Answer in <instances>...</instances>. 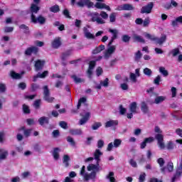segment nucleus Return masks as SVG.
Returning a JSON list of instances; mask_svg holds the SVG:
<instances>
[{
	"label": "nucleus",
	"instance_id": "f257e3e1",
	"mask_svg": "<svg viewBox=\"0 0 182 182\" xmlns=\"http://www.w3.org/2000/svg\"><path fill=\"white\" fill-rule=\"evenodd\" d=\"M87 171H92L90 173H85L84 175V180L85 181H89V180H92V181H96V176L97 175V173L100 171V166H97L96 164H89V166L87 167Z\"/></svg>",
	"mask_w": 182,
	"mask_h": 182
},
{
	"label": "nucleus",
	"instance_id": "f03ea898",
	"mask_svg": "<svg viewBox=\"0 0 182 182\" xmlns=\"http://www.w3.org/2000/svg\"><path fill=\"white\" fill-rule=\"evenodd\" d=\"M43 99L46 100V102H48V103H52L53 100H55V97H50V91L49 90V87L48 85H46L43 87Z\"/></svg>",
	"mask_w": 182,
	"mask_h": 182
},
{
	"label": "nucleus",
	"instance_id": "7ed1b4c3",
	"mask_svg": "<svg viewBox=\"0 0 182 182\" xmlns=\"http://www.w3.org/2000/svg\"><path fill=\"white\" fill-rule=\"evenodd\" d=\"M31 19L33 23H40V25H45V23H46V18L43 17L42 15L36 18L35 14H31Z\"/></svg>",
	"mask_w": 182,
	"mask_h": 182
},
{
	"label": "nucleus",
	"instance_id": "20e7f679",
	"mask_svg": "<svg viewBox=\"0 0 182 182\" xmlns=\"http://www.w3.org/2000/svg\"><path fill=\"white\" fill-rule=\"evenodd\" d=\"M108 32L112 34V36L111 37V40L108 43V46H111V45H113V42H114V41H116V39H117L118 38L119 30L109 28Z\"/></svg>",
	"mask_w": 182,
	"mask_h": 182
},
{
	"label": "nucleus",
	"instance_id": "39448f33",
	"mask_svg": "<svg viewBox=\"0 0 182 182\" xmlns=\"http://www.w3.org/2000/svg\"><path fill=\"white\" fill-rule=\"evenodd\" d=\"M77 6L80 8H83V6H87V8H93V5L95 4L90 0H80L78 2H77Z\"/></svg>",
	"mask_w": 182,
	"mask_h": 182
},
{
	"label": "nucleus",
	"instance_id": "423d86ee",
	"mask_svg": "<svg viewBox=\"0 0 182 182\" xmlns=\"http://www.w3.org/2000/svg\"><path fill=\"white\" fill-rule=\"evenodd\" d=\"M154 4L153 2L149 3L147 5L144 6L141 9V14H151Z\"/></svg>",
	"mask_w": 182,
	"mask_h": 182
},
{
	"label": "nucleus",
	"instance_id": "0eeeda50",
	"mask_svg": "<svg viewBox=\"0 0 182 182\" xmlns=\"http://www.w3.org/2000/svg\"><path fill=\"white\" fill-rule=\"evenodd\" d=\"M116 11H134V6L130 4H124L118 6L116 9Z\"/></svg>",
	"mask_w": 182,
	"mask_h": 182
},
{
	"label": "nucleus",
	"instance_id": "6e6552de",
	"mask_svg": "<svg viewBox=\"0 0 182 182\" xmlns=\"http://www.w3.org/2000/svg\"><path fill=\"white\" fill-rule=\"evenodd\" d=\"M109 48L107 49V50L105 51L104 58L105 59H106L107 60V59H109V58H110V56H112V55H113V53H114V51L116 50V46H108Z\"/></svg>",
	"mask_w": 182,
	"mask_h": 182
},
{
	"label": "nucleus",
	"instance_id": "1a4fd4ad",
	"mask_svg": "<svg viewBox=\"0 0 182 182\" xmlns=\"http://www.w3.org/2000/svg\"><path fill=\"white\" fill-rule=\"evenodd\" d=\"M45 63H46V61L44 60H37L35 62L34 68L36 72H39V70H42L43 69V67L45 66Z\"/></svg>",
	"mask_w": 182,
	"mask_h": 182
},
{
	"label": "nucleus",
	"instance_id": "9d476101",
	"mask_svg": "<svg viewBox=\"0 0 182 182\" xmlns=\"http://www.w3.org/2000/svg\"><path fill=\"white\" fill-rule=\"evenodd\" d=\"M49 75V72L48 70L44 71L43 73H38L36 75H34L33 77V82H36L38 80V78L39 77L40 79H45L46 76Z\"/></svg>",
	"mask_w": 182,
	"mask_h": 182
},
{
	"label": "nucleus",
	"instance_id": "9b49d317",
	"mask_svg": "<svg viewBox=\"0 0 182 182\" xmlns=\"http://www.w3.org/2000/svg\"><path fill=\"white\" fill-rule=\"evenodd\" d=\"M38 48L35 46L29 47L25 50V55L26 56H31L32 53H35L36 55L38 53Z\"/></svg>",
	"mask_w": 182,
	"mask_h": 182
},
{
	"label": "nucleus",
	"instance_id": "f8f14e48",
	"mask_svg": "<svg viewBox=\"0 0 182 182\" xmlns=\"http://www.w3.org/2000/svg\"><path fill=\"white\" fill-rule=\"evenodd\" d=\"M60 37H57L53 41L51 45L53 49H58V48H60V46H62V41H60Z\"/></svg>",
	"mask_w": 182,
	"mask_h": 182
},
{
	"label": "nucleus",
	"instance_id": "ddd939ff",
	"mask_svg": "<svg viewBox=\"0 0 182 182\" xmlns=\"http://www.w3.org/2000/svg\"><path fill=\"white\" fill-rule=\"evenodd\" d=\"M95 7L97 8V9H107V11H112V9H110V6L106 5V4L97 2L95 5Z\"/></svg>",
	"mask_w": 182,
	"mask_h": 182
},
{
	"label": "nucleus",
	"instance_id": "4468645a",
	"mask_svg": "<svg viewBox=\"0 0 182 182\" xmlns=\"http://www.w3.org/2000/svg\"><path fill=\"white\" fill-rule=\"evenodd\" d=\"M132 39L134 42H138L139 43H146V40L143 38L141 36H139L136 33L132 35Z\"/></svg>",
	"mask_w": 182,
	"mask_h": 182
},
{
	"label": "nucleus",
	"instance_id": "2eb2a0df",
	"mask_svg": "<svg viewBox=\"0 0 182 182\" xmlns=\"http://www.w3.org/2000/svg\"><path fill=\"white\" fill-rule=\"evenodd\" d=\"M103 153L100 151V149H96L94 153V159L97 161V164L95 166H99V162L100 161V156H102Z\"/></svg>",
	"mask_w": 182,
	"mask_h": 182
},
{
	"label": "nucleus",
	"instance_id": "dca6fc26",
	"mask_svg": "<svg viewBox=\"0 0 182 182\" xmlns=\"http://www.w3.org/2000/svg\"><path fill=\"white\" fill-rule=\"evenodd\" d=\"M182 174V169L180 168H177L176 173H174L173 176L171 178V182H176L177 178L181 177Z\"/></svg>",
	"mask_w": 182,
	"mask_h": 182
},
{
	"label": "nucleus",
	"instance_id": "f3484780",
	"mask_svg": "<svg viewBox=\"0 0 182 182\" xmlns=\"http://www.w3.org/2000/svg\"><path fill=\"white\" fill-rule=\"evenodd\" d=\"M83 32H84V36L87 38V39H95V35H93L92 33L89 32V29L87 28L84 27L83 28Z\"/></svg>",
	"mask_w": 182,
	"mask_h": 182
},
{
	"label": "nucleus",
	"instance_id": "a211bd4d",
	"mask_svg": "<svg viewBox=\"0 0 182 182\" xmlns=\"http://www.w3.org/2000/svg\"><path fill=\"white\" fill-rule=\"evenodd\" d=\"M154 139L151 137L146 138L143 142L141 143L140 149H146V146L149 144V143H152Z\"/></svg>",
	"mask_w": 182,
	"mask_h": 182
},
{
	"label": "nucleus",
	"instance_id": "6ab92c4d",
	"mask_svg": "<svg viewBox=\"0 0 182 182\" xmlns=\"http://www.w3.org/2000/svg\"><path fill=\"white\" fill-rule=\"evenodd\" d=\"M89 119H90V112H86L85 116L80 120V124L83 125L86 124Z\"/></svg>",
	"mask_w": 182,
	"mask_h": 182
},
{
	"label": "nucleus",
	"instance_id": "aec40b11",
	"mask_svg": "<svg viewBox=\"0 0 182 182\" xmlns=\"http://www.w3.org/2000/svg\"><path fill=\"white\" fill-rule=\"evenodd\" d=\"M158 140V146L161 150L166 149V144H164V139L163 137H156Z\"/></svg>",
	"mask_w": 182,
	"mask_h": 182
},
{
	"label": "nucleus",
	"instance_id": "412c9836",
	"mask_svg": "<svg viewBox=\"0 0 182 182\" xmlns=\"http://www.w3.org/2000/svg\"><path fill=\"white\" fill-rule=\"evenodd\" d=\"M117 124H119V121L117 120H109L107 121L105 123V127H115V126H117Z\"/></svg>",
	"mask_w": 182,
	"mask_h": 182
},
{
	"label": "nucleus",
	"instance_id": "4be33fe9",
	"mask_svg": "<svg viewBox=\"0 0 182 182\" xmlns=\"http://www.w3.org/2000/svg\"><path fill=\"white\" fill-rule=\"evenodd\" d=\"M141 110L142 113L144 114H146V113H149V105L146 103V102H142L141 103Z\"/></svg>",
	"mask_w": 182,
	"mask_h": 182
},
{
	"label": "nucleus",
	"instance_id": "5701e85b",
	"mask_svg": "<svg viewBox=\"0 0 182 182\" xmlns=\"http://www.w3.org/2000/svg\"><path fill=\"white\" fill-rule=\"evenodd\" d=\"M40 9H41V7L38 6V5L35 4H32L30 7L31 15H33V14H37L38 12H39Z\"/></svg>",
	"mask_w": 182,
	"mask_h": 182
},
{
	"label": "nucleus",
	"instance_id": "b1692460",
	"mask_svg": "<svg viewBox=\"0 0 182 182\" xmlns=\"http://www.w3.org/2000/svg\"><path fill=\"white\" fill-rule=\"evenodd\" d=\"M166 99V97L164 96H157L152 103H154L155 105H160V103H163Z\"/></svg>",
	"mask_w": 182,
	"mask_h": 182
},
{
	"label": "nucleus",
	"instance_id": "393cba45",
	"mask_svg": "<svg viewBox=\"0 0 182 182\" xmlns=\"http://www.w3.org/2000/svg\"><path fill=\"white\" fill-rule=\"evenodd\" d=\"M69 161H70V156H69V155H64L63 158V164L65 168H68L69 166H70Z\"/></svg>",
	"mask_w": 182,
	"mask_h": 182
},
{
	"label": "nucleus",
	"instance_id": "a878e982",
	"mask_svg": "<svg viewBox=\"0 0 182 182\" xmlns=\"http://www.w3.org/2000/svg\"><path fill=\"white\" fill-rule=\"evenodd\" d=\"M25 72H21V74L19 73H16L15 71H11V76L13 79H16V80H19V79H22V75H24Z\"/></svg>",
	"mask_w": 182,
	"mask_h": 182
},
{
	"label": "nucleus",
	"instance_id": "bb28decb",
	"mask_svg": "<svg viewBox=\"0 0 182 182\" xmlns=\"http://www.w3.org/2000/svg\"><path fill=\"white\" fill-rule=\"evenodd\" d=\"M38 123L41 124V126L49 124V118L46 117H41L40 119H38Z\"/></svg>",
	"mask_w": 182,
	"mask_h": 182
},
{
	"label": "nucleus",
	"instance_id": "cd10ccee",
	"mask_svg": "<svg viewBox=\"0 0 182 182\" xmlns=\"http://www.w3.org/2000/svg\"><path fill=\"white\" fill-rule=\"evenodd\" d=\"M129 110L132 113H137V102H133L129 105Z\"/></svg>",
	"mask_w": 182,
	"mask_h": 182
},
{
	"label": "nucleus",
	"instance_id": "c85d7f7f",
	"mask_svg": "<svg viewBox=\"0 0 182 182\" xmlns=\"http://www.w3.org/2000/svg\"><path fill=\"white\" fill-rule=\"evenodd\" d=\"M70 55H72V50H68L67 51L62 53L61 60L64 61L66 60V59H68Z\"/></svg>",
	"mask_w": 182,
	"mask_h": 182
},
{
	"label": "nucleus",
	"instance_id": "c756f323",
	"mask_svg": "<svg viewBox=\"0 0 182 182\" xmlns=\"http://www.w3.org/2000/svg\"><path fill=\"white\" fill-rule=\"evenodd\" d=\"M60 151V149L58 147H55L53 149V156L54 160H59V152Z\"/></svg>",
	"mask_w": 182,
	"mask_h": 182
},
{
	"label": "nucleus",
	"instance_id": "7c9ffc66",
	"mask_svg": "<svg viewBox=\"0 0 182 182\" xmlns=\"http://www.w3.org/2000/svg\"><path fill=\"white\" fill-rule=\"evenodd\" d=\"M102 50H105V45H100V46L95 48V49L92 50V54L97 55V53H100Z\"/></svg>",
	"mask_w": 182,
	"mask_h": 182
},
{
	"label": "nucleus",
	"instance_id": "2f4dec72",
	"mask_svg": "<svg viewBox=\"0 0 182 182\" xmlns=\"http://www.w3.org/2000/svg\"><path fill=\"white\" fill-rule=\"evenodd\" d=\"M166 39L167 36L166 35H162L160 38L156 37V43H157L158 45H163Z\"/></svg>",
	"mask_w": 182,
	"mask_h": 182
},
{
	"label": "nucleus",
	"instance_id": "473e14b6",
	"mask_svg": "<svg viewBox=\"0 0 182 182\" xmlns=\"http://www.w3.org/2000/svg\"><path fill=\"white\" fill-rule=\"evenodd\" d=\"M143 56V54L141 53V51L138 50L136 53L134 54V61L135 62H140V59H141V57Z\"/></svg>",
	"mask_w": 182,
	"mask_h": 182
},
{
	"label": "nucleus",
	"instance_id": "72a5a7b5",
	"mask_svg": "<svg viewBox=\"0 0 182 182\" xmlns=\"http://www.w3.org/2000/svg\"><path fill=\"white\" fill-rule=\"evenodd\" d=\"M70 133L73 136H81L83 132L80 129H70Z\"/></svg>",
	"mask_w": 182,
	"mask_h": 182
},
{
	"label": "nucleus",
	"instance_id": "f704fd0d",
	"mask_svg": "<svg viewBox=\"0 0 182 182\" xmlns=\"http://www.w3.org/2000/svg\"><path fill=\"white\" fill-rule=\"evenodd\" d=\"M59 11H60V9L59 8V6L58 4H55L50 7V11L53 12L54 14H58Z\"/></svg>",
	"mask_w": 182,
	"mask_h": 182
},
{
	"label": "nucleus",
	"instance_id": "c9c22d12",
	"mask_svg": "<svg viewBox=\"0 0 182 182\" xmlns=\"http://www.w3.org/2000/svg\"><path fill=\"white\" fill-rule=\"evenodd\" d=\"M159 72L165 77H167V76H168V71L167 70H166V68H164V67H160Z\"/></svg>",
	"mask_w": 182,
	"mask_h": 182
},
{
	"label": "nucleus",
	"instance_id": "e433bc0d",
	"mask_svg": "<svg viewBox=\"0 0 182 182\" xmlns=\"http://www.w3.org/2000/svg\"><path fill=\"white\" fill-rule=\"evenodd\" d=\"M166 147L167 150H174V149H176V145L173 141H170L167 143Z\"/></svg>",
	"mask_w": 182,
	"mask_h": 182
},
{
	"label": "nucleus",
	"instance_id": "4c0bfd02",
	"mask_svg": "<svg viewBox=\"0 0 182 182\" xmlns=\"http://www.w3.org/2000/svg\"><path fill=\"white\" fill-rule=\"evenodd\" d=\"M21 130H23V134L26 137H29V136H31V133H32V129H25V127H22Z\"/></svg>",
	"mask_w": 182,
	"mask_h": 182
},
{
	"label": "nucleus",
	"instance_id": "58836bf2",
	"mask_svg": "<svg viewBox=\"0 0 182 182\" xmlns=\"http://www.w3.org/2000/svg\"><path fill=\"white\" fill-rule=\"evenodd\" d=\"M19 29L24 31V33H29V27L25 24H21L19 26Z\"/></svg>",
	"mask_w": 182,
	"mask_h": 182
},
{
	"label": "nucleus",
	"instance_id": "ea45409f",
	"mask_svg": "<svg viewBox=\"0 0 182 182\" xmlns=\"http://www.w3.org/2000/svg\"><path fill=\"white\" fill-rule=\"evenodd\" d=\"M121 144H122V139H115L114 140V147H115V149H117V147H120Z\"/></svg>",
	"mask_w": 182,
	"mask_h": 182
},
{
	"label": "nucleus",
	"instance_id": "a19ab883",
	"mask_svg": "<svg viewBox=\"0 0 182 182\" xmlns=\"http://www.w3.org/2000/svg\"><path fill=\"white\" fill-rule=\"evenodd\" d=\"M101 86H103L104 87H108L109 86V78H105V80H101L100 82Z\"/></svg>",
	"mask_w": 182,
	"mask_h": 182
},
{
	"label": "nucleus",
	"instance_id": "79ce46f5",
	"mask_svg": "<svg viewBox=\"0 0 182 182\" xmlns=\"http://www.w3.org/2000/svg\"><path fill=\"white\" fill-rule=\"evenodd\" d=\"M8 156V151H5L2 153V149H0V160H5Z\"/></svg>",
	"mask_w": 182,
	"mask_h": 182
},
{
	"label": "nucleus",
	"instance_id": "37998d69",
	"mask_svg": "<svg viewBox=\"0 0 182 182\" xmlns=\"http://www.w3.org/2000/svg\"><path fill=\"white\" fill-rule=\"evenodd\" d=\"M91 16H92V22H96L99 18V16H100V14H99V13L97 12H95V13H93Z\"/></svg>",
	"mask_w": 182,
	"mask_h": 182
},
{
	"label": "nucleus",
	"instance_id": "c03bdc74",
	"mask_svg": "<svg viewBox=\"0 0 182 182\" xmlns=\"http://www.w3.org/2000/svg\"><path fill=\"white\" fill-rule=\"evenodd\" d=\"M170 53H171V55L173 56V57H176L178 55H180V49L178 48H174L173 49Z\"/></svg>",
	"mask_w": 182,
	"mask_h": 182
},
{
	"label": "nucleus",
	"instance_id": "a18cd8bd",
	"mask_svg": "<svg viewBox=\"0 0 182 182\" xmlns=\"http://www.w3.org/2000/svg\"><path fill=\"white\" fill-rule=\"evenodd\" d=\"M99 127H102V123L101 122H95L92 125V130H97V129H99Z\"/></svg>",
	"mask_w": 182,
	"mask_h": 182
},
{
	"label": "nucleus",
	"instance_id": "49530a36",
	"mask_svg": "<svg viewBox=\"0 0 182 182\" xmlns=\"http://www.w3.org/2000/svg\"><path fill=\"white\" fill-rule=\"evenodd\" d=\"M23 112L26 114H29L31 113V109H29V107L26 105H23Z\"/></svg>",
	"mask_w": 182,
	"mask_h": 182
},
{
	"label": "nucleus",
	"instance_id": "de8ad7c7",
	"mask_svg": "<svg viewBox=\"0 0 182 182\" xmlns=\"http://www.w3.org/2000/svg\"><path fill=\"white\" fill-rule=\"evenodd\" d=\"M113 176H114V172H109V175L107 176V178L109 179L110 182H116V178H114Z\"/></svg>",
	"mask_w": 182,
	"mask_h": 182
},
{
	"label": "nucleus",
	"instance_id": "09e8293b",
	"mask_svg": "<svg viewBox=\"0 0 182 182\" xmlns=\"http://www.w3.org/2000/svg\"><path fill=\"white\" fill-rule=\"evenodd\" d=\"M38 89H41V86L36 83L31 84V90L33 92H36V90H38Z\"/></svg>",
	"mask_w": 182,
	"mask_h": 182
},
{
	"label": "nucleus",
	"instance_id": "8fccbe9b",
	"mask_svg": "<svg viewBox=\"0 0 182 182\" xmlns=\"http://www.w3.org/2000/svg\"><path fill=\"white\" fill-rule=\"evenodd\" d=\"M167 169H168V171H169V173H171V171H173V170H174V165H173V162L168 163Z\"/></svg>",
	"mask_w": 182,
	"mask_h": 182
},
{
	"label": "nucleus",
	"instance_id": "3c124183",
	"mask_svg": "<svg viewBox=\"0 0 182 182\" xmlns=\"http://www.w3.org/2000/svg\"><path fill=\"white\" fill-rule=\"evenodd\" d=\"M144 73L146 76H151V75L153 74V71H151L150 68H146L144 69Z\"/></svg>",
	"mask_w": 182,
	"mask_h": 182
},
{
	"label": "nucleus",
	"instance_id": "603ef678",
	"mask_svg": "<svg viewBox=\"0 0 182 182\" xmlns=\"http://www.w3.org/2000/svg\"><path fill=\"white\" fill-rule=\"evenodd\" d=\"M122 42H124L125 43L130 42V36H129V35L122 36Z\"/></svg>",
	"mask_w": 182,
	"mask_h": 182
},
{
	"label": "nucleus",
	"instance_id": "864d4df0",
	"mask_svg": "<svg viewBox=\"0 0 182 182\" xmlns=\"http://www.w3.org/2000/svg\"><path fill=\"white\" fill-rule=\"evenodd\" d=\"M145 37H146L147 39H150V41H157V37L152 36L150 33H146L145 35Z\"/></svg>",
	"mask_w": 182,
	"mask_h": 182
},
{
	"label": "nucleus",
	"instance_id": "5fc2aeb1",
	"mask_svg": "<svg viewBox=\"0 0 182 182\" xmlns=\"http://www.w3.org/2000/svg\"><path fill=\"white\" fill-rule=\"evenodd\" d=\"M129 77H130V80H131L134 83H136V82H137V78H136V74H134V73H130Z\"/></svg>",
	"mask_w": 182,
	"mask_h": 182
},
{
	"label": "nucleus",
	"instance_id": "6e6d98bb",
	"mask_svg": "<svg viewBox=\"0 0 182 182\" xmlns=\"http://www.w3.org/2000/svg\"><path fill=\"white\" fill-rule=\"evenodd\" d=\"M59 126L62 127V129H64L66 130L68 129V123L65 121H61L59 122Z\"/></svg>",
	"mask_w": 182,
	"mask_h": 182
},
{
	"label": "nucleus",
	"instance_id": "4d7b16f0",
	"mask_svg": "<svg viewBox=\"0 0 182 182\" xmlns=\"http://www.w3.org/2000/svg\"><path fill=\"white\" fill-rule=\"evenodd\" d=\"M72 78L76 83H82V82H83V80H82V78L77 77V76L76 75H72Z\"/></svg>",
	"mask_w": 182,
	"mask_h": 182
},
{
	"label": "nucleus",
	"instance_id": "13d9d810",
	"mask_svg": "<svg viewBox=\"0 0 182 182\" xmlns=\"http://www.w3.org/2000/svg\"><path fill=\"white\" fill-rule=\"evenodd\" d=\"M41 100H36V101H34L33 106L35 109H39V107H41Z\"/></svg>",
	"mask_w": 182,
	"mask_h": 182
},
{
	"label": "nucleus",
	"instance_id": "bf43d9fd",
	"mask_svg": "<svg viewBox=\"0 0 182 182\" xmlns=\"http://www.w3.org/2000/svg\"><path fill=\"white\" fill-rule=\"evenodd\" d=\"M67 141H68V143H70V144H71L73 146H76V142H75V140L72 137H68Z\"/></svg>",
	"mask_w": 182,
	"mask_h": 182
},
{
	"label": "nucleus",
	"instance_id": "052dcab7",
	"mask_svg": "<svg viewBox=\"0 0 182 182\" xmlns=\"http://www.w3.org/2000/svg\"><path fill=\"white\" fill-rule=\"evenodd\" d=\"M160 82H161V76L158 75L154 80V83L155 85H160Z\"/></svg>",
	"mask_w": 182,
	"mask_h": 182
},
{
	"label": "nucleus",
	"instance_id": "680f3d73",
	"mask_svg": "<svg viewBox=\"0 0 182 182\" xmlns=\"http://www.w3.org/2000/svg\"><path fill=\"white\" fill-rule=\"evenodd\" d=\"M149 25H150V18L147 17L143 21V26L147 27Z\"/></svg>",
	"mask_w": 182,
	"mask_h": 182
},
{
	"label": "nucleus",
	"instance_id": "e2e57ef3",
	"mask_svg": "<svg viewBox=\"0 0 182 182\" xmlns=\"http://www.w3.org/2000/svg\"><path fill=\"white\" fill-rule=\"evenodd\" d=\"M109 22H116V14L112 13L109 15Z\"/></svg>",
	"mask_w": 182,
	"mask_h": 182
},
{
	"label": "nucleus",
	"instance_id": "0e129e2a",
	"mask_svg": "<svg viewBox=\"0 0 182 182\" xmlns=\"http://www.w3.org/2000/svg\"><path fill=\"white\" fill-rule=\"evenodd\" d=\"M146 181V173H144L139 176V182H144Z\"/></svg>",
	"mask_w": 182,
	"mask_h": 182
},
{
	"label": "nucleus",
	"instance_id": "69168bd1",
	"mask_svg": "<svg viewBox=\"0 0 182 182\" xmlns=\"http://www.w3.org/2000/svg\"><path fill=\"white\" fill-rule=\"evenodd\" d=\"M126 112H127V109L126 108L123 107V105H119V113L120 114H125Z\"/></svg>",
	"mask_w": 182,
	"mask_h": 182
},
{
	"label": "nucleus",
	"instance_id": "338daca9",
	"mask_svg": "<svg viewBox=\"0 0 182 182\" xmlns=\"http://www.w3.org/2000/svg\"><path fill=\"white\" fill-rule=\"evenodd\" d=\"M120 87L122 89V90H129V85H127L126 82L121 84Z\"/></svg>",
	"mask_w": 182,
	"mask_h": 182
},
{
	"label": "nucleus",
	"instance_id": "774afa93",
	"mask_svg": "<svg viewBox=\"0 0 182 182\" xmlns=\"http://www.w3.org/2000/svg\"><path fill=\"white\" fill-rule=\"evenodd\" d=\"M158 164H159L160 167H163L164 166V159L163 158H159L157 160Z\"/></svg>",
	"mask_w": 182,
	"mask_h": 182
}]
</instances>
